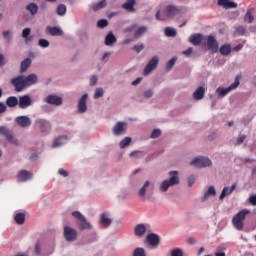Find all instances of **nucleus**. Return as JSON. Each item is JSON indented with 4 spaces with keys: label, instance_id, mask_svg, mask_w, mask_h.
Returning a JSON list of instances; mask_svg holds the SVG:
<instances>
[{
    "label": "nucleus",
    "instance_id": "obj_1",
    "mask_svg": "<svg viewBox=\"0 0 256 256\" xmlns=\"http://www.w3.org/2000/svg\"><path fill=\"white\" fill-rule=\"evenodd\" d=\"M183 15V10L176 5H167L164 8V12H156L155 18L157 21H167V19H175V17H181Z\"/></svg>",
    "mask_w": 256,
    "mask_h": 256
},
{
    "label": "nucleus",
    "instance_id": "obj_2",
    "mask_svg": "<svg viewBox=\"0 0 256 256\" xmlns=\"http://www.w3.org/2000/svg\"><path fill=\"white\" fill-rule=\"evenodd\" d=\"M72 217L76 219V225L80 231H85V229H88V230L93 229L91 222L87 221V218H85L81 212L79 211L72 212Z\"/></svg>",
    "mask_w": 256,
    "mask_h": 256
},
{
    "label": "nucleus",
    "instance_id": "obj_3",
    "mask_svg": "<svg viewBox=\"0 0 256 256\" xmlns=\"http://www.w3.org/2000/svg\"><path fill=\"white\" fill-rule=\"evenodd\" d=\"M251 211L244 209L238 212L232 219V224L237 229V231H243V227L245 226V218L249 215Z\"/></svg>",
    "mask_w": 256,
    "mask_h": 256
},
{
    "label": "nucleus",
    "instance_id": "obj_4",
    "mask_svg": "<svg viewBox=\"0 0 256 256\" xmlns=\"http://www.w3.org/2000/svg\"><path fill=\"white\" fill-rule=\"evenodd\" d=\"M179 172L177 171H170V179L164 180L161 183L160 190L163 191V193L167 192L169 190V187H173V185H179V176H177Z\"/></svg>",
    "mask_w": 256,
    "mask_h": 256
},
{
    "label": "nucleus",
    "instance_id": "obj_5",
    "mask_svg": "<svg viewBox=\"0 0 256 256\" xmlns=\"http://www.w3.org/2000/svg\"><path fill=\"white\" fill-rule=\"evenodd\" d=\"M239 79H241V76H237L234 83H232L227 88H221V87L217 88L216 93H218L220 97H225V95H227L228 93H231V91L239 87V84H240Z\"/></svg>",
    "mask_w": 256,
    "mask_h": 256
},
{
    "label": "nucleus",
    "instance_id": "obj_6",
    "mask_svg": "<svg viewBox=\"0 0 256 256\" xmlns=\"http://www.w3.org/2000/svg\"><path fill=\"white\" fill-rule=\"evenodd\" d=\"M10 83L12 86H14L16 93H21V91H23L26 88L23 75L12 78Z\"/></svg>",
    "mask_w": 256,
    "mask_h": 256
},
{
    "label": "nucleus",
    "instance_id": "obj_7",
    "mask_svg": "<svg viewBox=\"0 0 256 256\" xmlns=\"http://www.w3.org/2000/svg\"><path fill=\"white\" fill-rule=\"evenodd\" d=\"M191 165H194V167H197L198 169H203V167H211L213 165V162H211V159L206 157H198L194 159L191 162Z\"/></svg>",
    "mask_w": 256,
    "mask_h": 256
},
{
    "label": "nucleus",
    "instance_id": "obj_8",
    "mask_svg": "<svg viewBox=\"0 0 256 256\" xmlns=\"http://www.w3.org/2000/svg\"><path fill=\"white\" fill-rule=\"evenodd\" d=\"M63 235L64 239H66V241L69 243H73V241L77 240V230L72 227L64 226Z\"/></svg>",
    "mask_w": 256,
    "mask_h": 256
},
{
    "label": "nucleus",
    "instance_id": "obj_9",
    "mask_svg": "<svg viewBox=\"0 0 256 256\" xmlns=\"http://www.w3.org/2000/svg\"><path fill=\"white\" fill-rule=\"evenodd\" d=\"M112 133L116 137L125 135L127 133V123L121 121L117 122L112 128Z\"/></svg>",
    "mask_w": 256,
    "mask_h": 256
},
{
    "label": "nucleus",
    "instance_id": "obj_10",
    "mask_svg": "<svg viewBox=\"0 0 256 256\" xmlns=\"http://www.w3.org/2000/svg\"><path fill=\"white\" fill-rule=\"evenodd\" d=\"M157 65H159V57L154 56L149 60L148 64L145 66L143 74L145 76L149 75L152 71H155V69H157Z\"/></svg>",
    "mask_w": 256,
    "mask_h": 256
},
{
    "label": "nucleus",
    "instance_id": "obj_11",
    "mask_svg": "<svg viewBox=\"0 0 256 256\" xmlns=\"http://www.w3.org/2000/svg\"><path fill=\"white\" fill-rule=\"evenodd\" d=\"M0 135H3L9 143L17 145V139L13 136V131L9 130L7 127L0 126Z\"/></svg>",
    "mask_w": 256,
    "mask_h": 256
},
{
    "label": "nucleus",
    "instance_id": "obj_12",
    "mask_svg": "<svg viewBox=\"0 0 256 256\" xmlns=\"http://www.w3.org/2000/svg\"><path fill=\"white\" fill-rule=\"evenodd\" d=\"M31 105H33V100H31V96L23 95L19 97V100H18L19 109H27L28 107H31Z\"/></svg>",
    "mask_w": 256,
    "mask_h": 256
},
{
    "label": "nucleus",
    "instance_id": "obj_13",
    "mask_svg": "<svg viewBox=\"0 0 256 256\" xmlns=\"http://www.w3.org/2000/svg\"><path fill=\"white\" fill-rule=\"evenodd\" d=\"M206 45H207V49L211 51V53H217V51H219V43L217 42L215 37L211 35L208 36Z\"/></svg>",
    "mask_w": 256,
    "mask_h": 256
},
{
    "label": "nucleus",
    "instance_id": "obj_14",
    "mask_svg": "<svg viewBox=\"0 0 256 256\" xmlns=\"http://www.w3.org/2000/svg\"><path fill=\"white\" fill-rule=\"evenodd\" d=\"M45 102L48 103V105H55V107H59V105H63V98L57 95H48L45 98Z\"/></svg>",
    "mask_w": 256,
    "mask_h": 256
},
{
    "label": "nucleus",
    "instance_id": "obj_15",
    "mask_svg": "<svg viewBox=\"0 0 256 256\" xmlns=\"http://www.w3.org/2000/svg\"><path fill=\"white\" fill-rule=\"evenodd\" d=\"M146 241L152 247H159V243H161V238H159V235L155 233H150L146 236Z\"/></svg>",
    "mask_w": 256,
    "mask_h": 256
},
{
    "label": "nucleus",
    "instance_id": "obj_16",
    "mask_svg": "<svg viewBox=\"0 0 256 256\" xmlns=\"http://www.w3.org/2000/svg\"><path fill=\"white\" fill-rule=\"evenodd\" d=\"M33 178V173L27 170H20L17 174L18 181L25 183V181H29V179Z\"/></svg>",
    "mask_w": 256,
    "mask_h": 256
},
{
    "label": "nucleus",
    "instance_id": "obj_17",
    "mask_svg": "<svg viewBox=\"0 0 256 256\" xmlns=\"http://www.w3.org/2000/svg\"><path fill=\"white\" fill-rule=\"evenodd\" d=\"M15 121L19 127H29L31 125V118L27 116H18Z\"/></svg>",
    "mask_w": 256,
    "mask_h": 256
},
{
    "label": "nucleus",
    "instance_id": "obj_18",
    "mask_svg": "<svg viewBox=\"0 0 256 256\" xmlns=\"http://www.w3.org/2000/svg\"><path fill=\"white\" fill-rule=\"evenodd\" d=\"M87 97H89V95L84 94L79 102H78V111L79 113H85V111H87Z\"/></svg>",
    "mask_w": 256,
    "mask_h": 256
},
{
    "label": "nucleus",
    "instance_id": "obj_19",
    "mask_svg": "<svg viewBox=\"0 0 256 256\" xmlns=\"http://www.w3.org/2000/svg\"><path fill=\"white\" fill-rule=\"evenodd\" d=\"M37 81L38 78L36 74H29L28 76H24V85H26V87H31V85H35Z\"/></svg>",
    "mask_w": 256,
    "mask_h": 256
},
{
    "label": "nucleus",
    "instance_id": "obj_20",
    "mask_svg": "<svg viewBox=\"0 0 256 256\" xmlns=\"http://www.w3.org/2000/svg\"><path fill=\"white\" fill-rule=\"evenodd\" d=\"M147 233V226L145 224H138L134 228V235L136 237H143Z\"/></svg>",
    "mask_w": 256,
    "mask_h": 256
},
{
    "label": "nucleus",
    "instance_id": "obj_21",
    "mask_svg": "<svg viewBox=\"0 0 256 256\" xmlns=\"http://www.w3.org/2000/svg\"><path fill=\"white\" fill-rule=\"evenodd\" d=\"M36 124L38 125L39 129L42 131V133H45L51 129V124L47 122V120L44 119H38L36 121Z\"/></svg>",
    "mask_w": 256,
    "mask_h": 256
},
{
    "label": "nucleus",
    "instance_id": "obj_22",
    "mask_svg": "<svg viewBox=\"0 0 256 256\" xmlns=\"http://www.w3.org/2000/svg\"><path fill=\"white\" fill-rule=\"evenodd\" d=\"M46 31L52 37H59V36L63 35V30H61V28H58L57 26H53V27L48 26L46 28Z\"/></svg>",
    "mask_w": 256,
    "mask_h": 256
},
{
    "label": "nucleus",
    "instance_id": "obj_23",
    "mask_svg": "<svg viewBox=\"0 0 256 256\" xmlns=\"http://www.w3.org/2000/svg\"><path fill=\"white\" fill-rule=\"evenodd\" d=\"M135 0H126L124 4H122V9L128 11V13H135Z\"/></svg>",
    "mask_w": 256,
    "mask_h": 256
},
{
    "label": "nucleus",
    "instance_id": "obj_24",
    "mask_svg": "<svg viewBox=\"0 0 256 256\" xmlns=\"http://www.w3.org/2000/svg\"><path fill=\"white\" fill-rule=\"evenodd\" d=\"M218 5L224 9H237V3L229 0H218Z\"/></svg>",
    "mask_w": 256,
    "mask_h": 256
},
{
    "label": "nucleus",
    "instance_id": "obj_25",
    "mask_svg": "<svg viewBox=\"0 0 256 256\" xmlns=\"http://www.w3.org/2000/svg\"><path fill=\"white\" fill-rule=\"evenodd\" d=\"M217 195V191L215 190V186H209L208 190L205 192L204 196L201 199L202 203H205L209 197H215Z\"/></svg>",
    "mask_w": 256,
    "mask_h": 256
},
{
    "label": "nucleus",
    "instance_id": "obj_26",
    "mask_svg": "<svg viewBox=\"0 0 256 256\" xmlns=\"http://www.w3.org/2000/svg\"><path fill=\"white\" fill-rule=\"evenodd\" d=\"M205 97V87L200 86L193 92V98L195 101H201Z\"/></svg>",
    "mask_w": 256,
    "mask_h": 256
},
{
    "label": "nucleus",
    "instance_id": "obj_27",
    "mask_svg": "<svg viewBox=\"0 0 256 256\" xmlns=\"http://www.w3.org/2000/svg\"><path fill=\"white\" fill-rule=\"evenodd\" d=\"M111 223H113V220H111L109 217H107V213H102L100 215V224L107 229V227H109L111 225Z\"/></svg>",
    "mask_w": 256,
    "mask_h": 256
},
{
    "label": "nucleus",
    "instance_id": "obj_28",
    "mask_svg": "<svg viewBox=\"0 0 256 256\" xmlns=\"http://www.w3.org/2000/svg\"><path fill=\"white\" fill-rule=\"evenodd\" d=\"M234 189H237V183L233 184L230 188L224 187L220 194V200L223 201L224 197H227V195H231V193H233Z\"/></svg>",
    "mask_w": 256,
    "mask_h": 256
},
{
    "label": "nucleus",
    "instance_id": "obj_29",
    "mask_svg": "<svg viewBox=\"0 0 256 256\" xmlns=\"http://www.w3.org/2000/svg\"><path fill=\"white\" fill-rule=\"evenodd\" d=\"M201 41H203V35L201 34H193L192 36H190L189 38V42L192 44V45H201Z\"/></svg>",
    "mask_w": 256,
    "mask_h": 256
},
{
    "label": "nucleus",
    "instance_id": "obj_30",
    "mask_svg": "<svg viewBox=\"0 0 256 256\" xmlns=\"http://www.w3.org/2000/svg\"><path fill=\"white\" fill-rule=\"evenodd\" d=\"M5 103L7 107L13 109V107H17V105H19V99H17L16 96H10L6 99Z\"/></svg>",
    "mask_w": 256,
    "mask_h": 256
},
{
    "label": "nucleus",
    "instance_id": "obj_31",
    "mask_svg": "<svg viewBox=\"0 0 256 256\" xmlns=\"http://www.w3.org/2000/svg\"><path fill=\"white\" fill-rule=\"evenodd\" d=\"M114 43H117V38L113 35V32H110L105 37V45L111 47Z\"/></svg>",
    "mask_w": 256,
    "mask_h": 256
},
{
    "label": "nucleus",
    "instance_id": "obj_32",
    "mask_svg": "<svg viewBox=\"0 0 256 256\" xmlns=\"http://www.w3.org/2000/svg\"><path fill=\"white\" fill-rule=\"evenodd\" d=\"M67 142V137L66 136H59L58 138H56L53 143H52V147H61V145H65V143Z\"/></svg>",
    "mask_w": 256,
    "mask_h": 256
},
{
    "label": "nucleus",
    "instance_id": "obj_33",
    "mask_svg": "<svg viewBox=\"0 0 256 256\" xmlns=\"http://www.w3.org/2000/svg\"><path fill=\"white\" fill-rule=\"evenodd\" d=\"M31 35V28H24L22 30V37L25 39V43H30V41H33V36Z\"/></svg>",
    "mask_w": 256,
    "mask_h": 256
},
{
    "label": "nucleus",
    "instance_id": "obj_34",
    "mask_svg": "<svg viewBox=\"0 0 256 256\" xmlns=\"http://www.w3.org/2000/svg\"><path fill=\"white\" fill-rule=\"evenodd\" d=\"M31 67V60L29 58H26L23 60L20 64V73H25Z\"/></svg>",
    "mask_w": 256,
    "mask_h": 256
},
{
    "label": "nucleus",
    "instance_id": "obj_35",
    "mask_svg": "<svg viewBox=\"0 0 256 256\" xmlns=\"http://www.w3.org/2000/svg\"><path fill=\"white\" fill-rule=\"evenodd\" d=\"M26 9L31 15H37V11H39V6H37V4L35 3H30L26 6Z\"/></svg>",
    "mask_w": 256,
    "mask_h": 256
},
{
    "label": "nucleus",
    "instance_id": "obj_36",
    "mask_svg": "<svg viewBox=\"0 0 256 256\" xmlns=\"http://www.w3.org/2000/svg\"><path fill=\"white\" fill-rule=\"evenodd\" d=\"M254 20H255V17H253V9L247 10L244 16L245 23H253Z\"/></svg>",
    "mask_w": 256,
    "mask_h": 256
},
{
    "label": "nucleus",
    "instance_id": "obj_37",
    "mask_svg": "<svg viewBox=\"0 0 256 256\" xmlns=\"http://www.w3.org/2000/svg\"><path fill=\"white\" fill-rule=\"evenodd\" d=\"M14 221L15 223H17V225H23V223H25V215L23 213H17L14 216Z\"/></svg>",
    "mask_w": 256,
    "mask_h": 256
},
{
    "label": "nucleus",
    "instance_id": "obj_38",
    "mask_svg": "<svg viewBox=\"0 0 256 256\" xmlns=\"http://www.w3.org/2000/svg\"><path fill=\"white\" fill-rule=\"evenodd\" d=\"M104 7H107L106 0H102V1L92 5L93 11H99L100 9H104Z\"/></svg>",
    "mask_w": 256,
    "mask_h": 256
},
{
    "label": "nucleus",
    "instance_id": "obj_39",
    "mask_svg": "<svg viewBox=\"0 0 256 256\" xmlns=\"http://www.w3.org/2000/svg\"><path fill=\"white\" fill-rule=\"evenodd\" d=\"M220 53L221 55L227 56L229 53H231V45L230 44H224L220 47Z\"/></svg>",
    "mask_w": 256,
    "mask_h": 256
},
{
    "label": "nucleus",
    "instance_id": "obj_40",
    "mask_svg": "<svg viewBox=\"0 0 256 256\" xmlns=\"http://www.w3.org/2000/svg\"><path fill=\"white\" fill-rule=\"evenodd\" d=\"M165 35L166 37H177V31L175 30V28L166 27Z\"/></svg>",
    "mask_w": 256,
    "mask_h": 256
},
{
    "label": "nucleus",
    "instance_id": "obj_41",
    "mask_svg": "<svg viewBox=\"0 0 256 256\" xmlns=\"http://www.w3.org/2000/svg\"><path fill=\"white\" fill-rule=\"evenodd\" d=\"M131 145V137H125L122 141L119 143L120 149H125V147H129Z\"/></svg>",
    "mask_w": 256,
    "mask_h": 256
},
{
    "label": "nucleus",
    "instance_id": "obj_42",
    "mask_svg": "<svg viewBox=\"0 0 256 256\" xmlns=\"http://www.w3.org/2000/svg\"><path fill=\"white\" fill-rule=\"evenodd\" d=\"M150 182L146 181L144 185L139 189L138 195L139 197H145V193H147V187H149Z\"/></svg>",
    "mask_w": 256,
    "mask_h": 256
},
{
    "label": "nucleus",
    "instance_id": "obj_43",
    "mask_svg": "<svg viewBox=\"0 0 256 256\" xmlns=\"http://www.w3.org/2000/svg\"><path fill=\"white\" fill-rule=\"evenodd\" d=\"M56 13L57 15H60V16L65 15V13H67V6H65L64 4L58 5Z\"/></svg>",
    "mask_w": 256,
    "mask_h": 256
},
{
    "label": "nucleus",
    "instance_id": "obj_44",
    "mask_svg": "<svg viewBox=\"0 0 256 256\" xmlns=\"http://www.w3.org/2000/svg\"><path fill=\"white\" fill-rule=\"evenodd\" d=\"M147 32V28L145 26H140L134 33V37H141L143 33Z\"/></svg>",
    "mask_w": 256,
    "mask_h": 256
},
{
    "label": "nucleus",
    "instance_id": "obj_45",
    "mask_svg": "<svg viewBox=\"0 0 256 256\" xmlns=\"http://www.w3.org/2000/svg\"><path fill=\"white\" fill-rule=\"evenodd\" d=\"M170 256H183V249L174 248L170 251Z\"/></svg>",
    "mask_w": 256,
    "mask_h": 256
},
{
    "label": "nucleus",
    "instance_id": "obj_46",
    "mask_svg": "<svg viewBox=\"0 0 256 256\" xmlns=\"http://www.w3.org/2000/svg\"><path fill=\"white\" fill-rule=\"evenodd\" d=\"M105 95V91L103 88H96L95 93H94V99H99V97H103Z\"/></svg>",
    "mask_w": 256,
    "mask_h": 256
},
{
    "label": "nucleus",
    "instance_id": "obj_47",
    "mask_svg": "<svg viewBox=\"0 0 256 256\" xmlns=\"http://www.w3.org/2000/svg\"><path fill=\"white\" fill-rule=\"evenodd\" d=\"M133 256H145V249L136 248L133 252Z\"/></svg>",
    "mask_w": 256,
    "mask_h": 256
},
{
    "label": "nucleus",
    "instance_id": "obj_48",
    "mask_svg": "<svg viewBox=\"0 0 256 256\" xmlns=\"http://www.w3.org/2000/svg\"><path fill=\"white\" fill-rule=\"evenodd\" d=\"M109 25V21L105 19H101L97 22V26L100 27V29H104V27H107Z\"/></svg>",
    "mask_w": 256,
    "mask_h": 256
},
{
    "label": "nucleus",
    "instance_id": "obj_49",
    "mask_svg": "<svg viewBox=\"0 0 256 256\" xmlns=\"http://www.w3.org/2000/svg\"><path fill=\"white\" fill-rule=\"evenodd\" d=\"M38 45L42 47L43 49H46V47H49V41L46 39H40L38 41Z\"/></svg>",
    "mask_w": 256,
    "mask_h": 256
},
{
    "label": "nucleus",
    "instance_id": "obj_50",
    "mask_svg": "<svg viewBox=\"0 0 256 256\" xmlns=\"http://www.w3.org/2000/svg\"><path fill=\"white\" fill-rule=\"evenodd\" d=\"M150 137L151 139H157L158 137H161V131L159 129H154Z\"/></svg>",
    "mask_w": 256,
    "mask_h": 256
},
{
    "label": "nucleus",
    "instance_id": "obj_51",
    "mask_svg": "<svg viewBox=\"0 0 256 256\" xmlns=\"http://www.w3.org/2000/svg\"><path fill=\"white\" fill-rule=\"evenodd\" d=\"M177 61V58H172L171 60H169L166 64V69H173V66L175 65Z\"/></svg>",
    "mask_w": 256,
    "mask_h": 256
},
{
    "label": "nucleus",
    "instance_id": "obj_52",
    "mask_svg": "<svg viewBox=\"0 0 256 256\" xmlns=\"http://www.w3.org/2000/svg\"><path fill=\"white\" fill-rule=\"evenodd\" d=\"M135 29H137V25L133 24L131 26H128L124 29V33H133V31H135Z\"/></svg>",
    "mask_w": 256,
    "mask_h": 256
},
{
    "label": "nucleus",
    "instance_id": "obj_53",
    "mask_svg": "<svg viewBox=\"0 0 256 256\" xmlns=\"http://www.w3.org/2000/svg\"><path fill=\"white\" fill-rule=\"evenodd\" d=\"M2 35L4 39H7V41H11V31L5 30L2 32Z\"/></svg>",
    "mask_w": 256,
    "mask_h": 256
},
{
    "label": "nucleus",
    "instance_id": "obj_54",
    "mask_svg": "<svg viewBox=\"0 0 256 256\" xmlns=\"http://www.w3.org/2000/svg\"><path fill=\"white\" fill-rule=\"evenodd\" d=\"M145 49V46L143 44H138L133 47V50L137 53L141 52Z\"/></svg>",
    "mask_w": 256,
    "mask_h": 256
},
{
    "label": "nucleus",
    "instance_id": "obj_55",
    "mask_svg": "<svg viewBox=\"0 0 256 256\" xmlns=\"http://www.w3.org/2000/svg\"><path fill=\"white\" fill-rule=\"evenodd\" d=\"M195 181H197V178H195V176H190L188 178V187H193V185L195 184Z\"/></svg>",
    "mask_w": 256,
    "mask_h": 256
},
{
    "label": "nucleus",
    "instance_id": "obj_56",
    "mask_svg": "<svg viewBox=\"0 0 256 256\" xmlns=\"http://www.w3.org/2000/svg\"><path fill=\"white\" fill-rule=\"evenodd\" d=\"M143 97H145V99H151V97H153V90H147L143 93Z\"/></svg>",
    "mask_w": 256,
    "mask_h": 256
},
{
    "label": "nucleus",
    "instance_id": "obj_57",
    "mask_svg": "<svg viewBox=\"0 0 256 256\" xmlns=\"http://www.w3.org/2000/svg\"><path fill=\"white\" fill-rule=\"evenodd\" d=\"M186 242L188 243V245H195V243H197V238L189 237L186 239Z\"/></svg>",
    "mask_w": 256,
    "mask_h": 256
},
{
    "label": "nucleus",
    "instance_id": "obj_58",
    "mask_svg": "<svg viewBox=\"0 0 256 256\" xmlns=\"http://www.w3.org/2000/svg\"><path fill=\"white\" fill-rule=\"evenodd\" d=\"M58 173L62 176V177H69V172H67L65 169L60 168L58 170Z\"/></svg>",
    "mask_w": 256,
    "mask_h": 256
},
{
    "label": "nucleus",
    "instance_id": "obj_59",
    "mask_svg": "<svg viewBox=\"0 0 256 256\" xmlns=\"http://www.w3.org/2000/svg\"><path fill=\"white\" fill-rule=\"evenodd\" d=\"M34 251L36 255H41V246L39 245V243L35 244Z\"/></svg>",
    "mask_w": 256,
    "mask_h": 256
},
{
    "label": "nucleus",
    "instance_id": "obj_60",
    "mask_svg": "<svg viewBox=\"0 0 256 256\" xmlns=\"http://www.w3.org/2000/svg\"><path fill=\"white\" fill-rule=\"evenodd\" d=\"M97 76H92L91 78H90V85L92 86V87H95V85H97Z\"/></svg>",
    "mask_w": 256,
    "mask_h": 256
},
{
    "label": "nucleus",
    "instance_id": "obj_61",
    "mask_svg": "<svg viewBox=\"0 0 256 256\" xmlns=\"http://www.w3.org/2000/svg\"><path fill=\"white\" fill-rule=\"evenodd\" d=\"M245 139H247L246 135H240L237 139V145H241V143H243V141H245Z\"/></svg>",
    "mask_w": 256,
    "mask_h": 256
},
{
    "label": "nucleus",
    "instance_id": "obj_62",
    "mask_svg": "<svg viewBox=\"0 0 256 256\" xmlns=\"http://www.w3.org/2000/svg\"><path fill=\"white\" fill-rule=\"evenodd\" d=\"M249 203L254 207L256 206V195H252L249 197Z\"/></svg>",
    "mask_w": 256,
    "mask_h": 256
},
{
    "label": "nucleus",
    "instance_id": "obj_63",
    "mask_svg": "<svg viewBox=\"0 0 256 256\" xmlns=\"http://www.w3.org/2000/svg\"><path fill=\"white\" fill-rule=\"evenodd\" d=\"M183 55H185V57H189L191 55V53H193V48H188L187 50L182 52Z\"/></svg>",
    "mask_w": 256,
    "mask_h": 256
},
{
    "label": "nucleus",
    "instance_id": "obj_64",
    "mask_svg": "<svg viewBox=\"0 0 256 256\" xmlns=\"http://www.w3.org/2000/svg\"><path fill=\"white\" fill-rule=\"evenodd\" d=\"M237 33H240V35H245V27L243 26H239L237 29H236Z\"/></svg>",
    "mask_w": 256,
    "mask_h": 256
}]
</instances>
